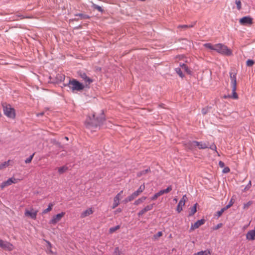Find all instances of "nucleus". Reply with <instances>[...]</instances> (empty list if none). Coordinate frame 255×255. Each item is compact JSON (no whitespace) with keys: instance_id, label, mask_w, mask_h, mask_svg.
<instances>
[{"instance_id":"nucleus-47","label":"nucleus","mask_w":255,"mask_h":255,"mask_svg":"<svg viewBox=\"0 0 255 255\" xmlns=\"http://www.w3.org/2000/svg\"><path fill=\"white\" fill-rule=\"evenodd\" d=\"M222 226H223V224L222 223L218 224L216 226L214 227L213 229L214 230H217L219 229V228H220L221 227H222Z\"/></svg>"},{"instance_id":"nucleus-43","label":"nucleus","mask_w":255,"mask_h":255,"mask_svg":"<svg viewBox=\"0 0 255 255\" xmlns=\"http://www.w3.org/2000/svg\"><path fill=\"white\" fill-rule=\"evenodd\" d=\"M233 199H231L229 204L225 207H224V208L225 209V210H227L228 209H229V208H230L233 204Z\"/></svg>"},{"instance_id":"nucleus-24","label":"nucleus","mask_w":255,"mask_h":255,"mask_svg":"<svg viewBox=\"0 0 255 255\" xmlns=\"http://www.w3.org/2000/svg\"><path fill=\"white\" fill-rule=\"evenodd\" d=\"M75 15L78 16L80 19H86L90 18V16L84 13H77L75 14Z\"/></svg>"},{"instance_id":"nucleus-36","label":"nucleus","mask_w":255,"mask_h":255,"mask_svg":"<svg viewBox=\"0 0 255 255\" xmlns=\"http://www.w3.org/2000/svg\"><path fill=\"white\" fill-rule=\"evenodd\" d=\"M34 153H33L32 155H31L28 158L26 159L25 160V163H29L31 162V160L34 156Z\"/></svg>"},{"instance_id":"nucleus-1","label":"nucleus","mask_w":255,"mask_h":255,"mask_svg":"<svg viewBox=\"0 0 255 255\" xmlns=\"http://www.w3.org/2000/svg\"><path fill=\"white\" fill-rule=\"evenodd\" d=\"M104 121V117L103 115H101L100 117L96 118L95 115H92V117H89L86 121V126L87 128H97L98 127L101 126Z\"/></svg>"},{"instance_id":"nucleus-35","label":"nucleus","mask_w":255,"mask_h":255,"mask_svg":"<svg viewBox=\"0 0 255 255\" xmlns=\"http://www.w3.org/2000/svg\"><path fill=\"white\" fill-rule=\"evenodd\" d=\"M254 63L255 62H254V61L253 60H252V59H248L247 61L246 64H247V66L251 67V66H252L254 65Z\"/></svg>"},{"instance_id":"nucleus-45","label":"nucleus","mask_w":255,"mask_h":255,"mask_svg":"<svg viewBox=\"0 0 255 255\" xmlns=\"http://www.w3.org/2000/svg\"><path fill=\"white\" fill-rule=\"evenodd\" d=\"M164 191V193H168L170 191L172 190V187L171 186H168L166 189L163 190Z\"/></svg>"},{"instance_id":"nucleus-17","label":"nucleus","mask_w":255,"mask_h":255,"mask_svg":"<svg viewBox=\"0 0 255 255\" xmlns=\"http://www.w3.org/2000/svg\"><path fill=\"white\" fill-rule=\"evenodd\" d=\"M93 213V211L92 208H89L86 210L83 211L81 214V217L82 218H85Z\"/></svg>"},{"instance_id":"nucleus-3","label":"nucleus","mask_w":255,"mask_h":255,"mask_svg":"<svg viewBox=\"0 0 255 255\" xmlns=\"http://www.w3.org/2000/svg\"><path fill=\"white\" fill-rule=\"evenodd\" d=\"M215 51L222 54L230 55L232 51L226 45L219 43L215 44Z\"/></svg>"},{"instance_id":"nucleus-12","label":"nucleus","mask_w":255,"mask_h":255,"mask_svg":"<svg viewBox=\"0 0 255 255\" xmlns=\"http://www.w3.org/2000/svg\"><path fill=\"white\" fill-rule=\"evenodd\" d=\"M240 22L242 25L251 24L253 23V19L250 16H245L240 19Z\"/></svg>"},{"instance_id":"nucleus-13","label":"nucleus","mask_w":255,"mask_h":255,"mask_svg":"<svg viewBox=\"0 0 255 255\" xmlns=\"http://www.w3.org/2000/svg\"><path fill=\"white\" fill-rule=\"evenodd\" d=\"M123 192V191H121L115 197L114 199V203L112 206V209L116 208L119 205L120 200L121 199V196Z\"/></svg>"},{"instance_id":"nucleus-37","label":"nucleus","mask_w":255,"mask_h":255,"mask_svg":"<svg viewBox=\"0 0 255 255\" xmlns=\"http://www.w3.org/2000/svg\"><path fill=\"white\" fill-rule=\"evenodd\" d=\"M253 204L252 201H250L248 203L244 204V209H248L249 207Z\"/></svg>"},{"instance_id":"nucleus-57","label":"nucleus","mask_w":255,"mask_h":255,"mask_svg":"<svg viewBox=\"0 0 255 255\" xmlns=\"http://www.w3.org/2000/svg\"><path fill=\"white\" fill-rule=\"evenodd\" d=\"M124 202H125V203H128V202H130V201H129V200H128V197H127V198H126L124 200Z\"/></svg>"},{"instance_id":"nucleus-56","label":"nucleus","mask_w":255,"mask_h":255,"mask_svg":"<svg viewBox=\"0 0 255 255\" xmlns=\"http://www.w3.org/2000/svg\"><path fill=\"white\" fill-rule=\"evenodd\" d=\"M44 114V113L43 112H41V113H38L37 114V117H39V116H43Z\"/></svg>"},{"instance_id":"nucleus-44","label":"nucleus","mask_w":255,"mask_h":255,"mask_svg":"<svg viewBox=\"0 0 255 255\" xmlns=\"http://www.w3.org/2000/svg\"><path fill=\"white\" fill-rule=\"evenodd\" d=\"M251 185H252V183H251V181H250L249 183L248 184V185L244 189L243 191H245L247 190H249L251 188Z\"/></svg>"},{"instance_id":"nucleus-14","label":"nucleus","mask_w":255,"mask_h":255,"mask_svg":"<svg viewBox=\"0 0 255 255\" xmlns=\"http://www.w3.org/2000/svg\"><path fill=\"white\" fill-rule=\"evenodd\" d=\"M205 222V220L204 219L198 220L194 224L191 225L190 230L192 231L198 228L199 227L203 225Z\"/></svg>"},{"instance_id":"nucleus-39","label":"nucleus","mask_w":255,"mask_h":255,"mask_svg":"<svg viewBox=\"0 0 255 255\" xmlns=\"http://www.w3.org/2000/svg\"><path fill=\"white\" fill-rule=\"evenodd\" d=\"M226 211L225 209L224 208L221 209V210L218 211L217 212V217L219 218L222 215V214L224 212V211Z\"/></svg>"},{"instance_id":"nucleus-51","label":"nucleus","mask_w":255,"mask_h":255,"mask_svg":"<svg viewBox=\"0 0 255 255\" xmlns=\"http://www.w3.org/2000/svg\"><path fill=\"white\" fill-rule=\"evenodd\" d=\"M209 148L210 149H211L212 150H216V146L214 144H213L210 145Z\"/></svg>"},{"instance_id":"nucleus-62","label":"nucleus","mask_w":255,"mask_h":255,"mask_svg":"<svg viewBox=\"0 0 255 255\" xmlns=\"http://www.w3.org/2000/svg\"><path fill=\"white\" fill-rule=\"evenodd\" d=\"M65 138L67 140H68V137H66H66H65Z\"/></svg>"},{"instance_id":"nucleus-25","label":"nucleus","mask_w":255,"mask_h":255,"mask_svg":"<svg viewBox=\"0 0 255 255\" xmlns=\"http://www.w3.org/2000/svg\"><path fill=\"white\" fill-rule=\"evenodd\" d=\"M146 199V197L142 196V197L136 200L134 202V204L135 205H138L142 203Z\"/></svg>"},{"instance_id":"nucleus-38","label":"nucleus","mask_w":255,"mask_h":255,"mask_svg":"<svg viewBox=\"0 0 255 255\" xmlns=\"http://www.w3.org/2000/svg\"><path fill=\"white\" fill-rule=\"evenodd\" d=\"M93 8L98 10L99 11H100V12H103V8L99 5H97V4H94L93 5Z\"/></svg>"},{"instance_id":"nucleus-54","label":"nucleus","mask_w":255,"mask_h":255,"mask_svg":"<svg viewBox=\"0 0 255 255\" xmlns=\"http://www.w3.org/2000/svg\"><path fill=\"white\" fill-rule=\"evenodd\" d=\"M188 25H179L178 28H188Z\"/></svg>"},{"instance_id":"nucleus-33","label":"nucleus","mask_w":255,"mask_h":255,"mask_svg":"<svg viewBox=\"0 0 255 255\" xmlns=\"http://www.w3.org/2000/svg\"><path fill=\"white\" fill-rule=\"evenodd\" d=\"M235 3L237 5V9L240 10L242 8V3L240 0H236Z\"/></svg>"},{"instance_id":"nucleus-26","label":"nucleus","mask_w":255,"mask_h":255,"mask_svg":"<svg viewBox=\"0 0 255 255\" xmlns=\"http://www.w3.org/2000/svg\"><path fill=\"white\" fill-rule=\"evenodd\" d=\"M232 88L233 95L232 96H230V97H232L233 99H238V95H237V93L236 92V88H237V86H232Z\"/></svg>"},{"instance_id":"nucleus-8","label":"nucleus","mask_w":255,"mask_h":255,"mask_svg":"<svg viewBox=\"0 0 255 255\" xmlns=\"http://www.w3.org/2000/svg\"><path fill=\"white\" fill-rule=\"evenodd\" d=\"M64 214L65 213L64 212H62L57 214L55 216H54L52 217V219L50 221L49 223L53 225L56 224L61 220V218L64 216Z\"/></svg>"},{"instance_id":"nucleus-48","label":"nucleus","mask_w":255,"mask_h":255,"mask_svg":"<svg viewBox=\"0 0 255 255\" xmlns=\"http://www.w3.org/2000/svg\"><path fill=\"white\" fill-rule=\"evenodd\" d=\"M230 168L228 167H225L223 170V172L224 173H227L230 172Z\"/></svg>"},{"instance_id":"nucleus-5","label":"nucleus","mask_w":255,"mask_h":255,"mask_svg":"<svg viewBox=\"0 0 255 255\" xmlns=\"http://www.w3.org/2000/svg\"><path fill=\"white\" fill-rule=\"evenodd\" d=\"M38 211L34 210L33 208H31L30 210H25L24 215L25 216L29 217L32 219H36Z\"/></svg>"},{"instance_id":"nucleus-29","label":"nucleus","mask_w":255,"mask_h":255,"mask_svg":"<svg viewBox=\"0 0 255 255\" xmlns=\"http://www.w3.org/2000/svg\"><path fill=\"white\" fill-rule=\"evenodd\" d=\"M54 206V204L53 203H50L48 205V207L47 209L44 210L42 212V214H46L47 213L50 212L52 209V207L53 206Z\"/></svg>"},{"instance_id":"nucleus-11","label":"nucleus","mask_w":255,"mask_h":255,"mask_svg":"<svg viewBox=\"0 0 255 255\" xmlns=\"http://www.w3.org/2000/svg\"><path fill=\"white\" fill-rule=\"evenodd\" d=\"M154 204H150L149 205H147L145 206L144 208H143L141 211H140L138 214L137 215L138 217L142 216L143 214H144L147 212L151 210L153 208Z\"/></svg>"},{"instance_id":"nucleus-10","label":"nucleus","mask_w":255,"mask_h":255,"mask_svg":"<svg viewBox=\"0 0 255 255\" xmlns=\"http://www.w3.org/2000/svg\"><path fill=\"white\" fill-rule=\"evenodd\" d=\"M187 199L186 195H184L182 198L180 200L176 208L178 213H180L182 211V207L185 205V202Z\"/></svg>"},{"instance_id":"nucleus-30","label":"nucleus","mask_w":255,"mask_h":255,"mask_svg":"<svg viewBox=\"0 0 255 255\" xmlns=\"http://www.w3.org/2000/svg\"><path fill=\"white\" fill-rule=\"evenodd\" d=\"M204 46L211 50H215V45H213L212 44L210 43H207L204 44Z\"/></svg>"},{"instance_id":"nucleus-34","label":"nucleus","mask_w":255,"mask_h":255,"mask_svg":"<svg viewBox=\"0 0 255 255\" xmlns=\"http://www.w3.org/2000/svg\"><path fill=\"white\" fill-rule=\"evenodd\" d=\"M9 161V160L7 161H5V162L2 163L1 164H0V169H2L3 168H5L6 166H7L8 165Z\"/></svg>"},{"instance_id":"nucleus-27","label":"nucleus","mask_w":255,"mask_h":255,"mask_svg":"<svg viewBox=\"0 0 255 255\" xmlns=\"http://www.w3.org/2000/svg\"><path fill=\"white\" fill-rule=\"evenodd\" d=\"M210 254V250L202 251L197 253L194 254L193 255H208Z\"/></svg>"},{"instance_id":"nucleus-53","label":"nucleus","mask_w":255,"mask_h":255,"mask_svg":"<svg viewBox=\"0 0 255 255\" xmlns=\"http://www.w3.org/2000/svg\"><path fill=\"white\" fill-rule=\"evenodd\" d=\"M157 193L158 195L159 196V197L164 194V191L163 190H160Z\"/></svg>"},{"instance_id":"nucleus-4","label":"nucleus","mask_w":255,"mask_h":255,"mask_svg":"<svg viewBox=\"0 0 255 255\" xmlns=\"http://www.w3.org/2000/svg\"><path fill=\"white\" fill-rule=\"evenodd\" d=\"M3 110L4 114L7 117L13 119L15 118V111L13 108H12L10 105H3Z\"/></svg>"},{"instance_id":"nucleus-20","label":"nucleus","mask_w":255,"mask_h":255,"mask_svg":"<svg viewBox=\"0 0 255 255\" xmlns=\"http://www.w3.org/2000/svg\"><path fill=\"white\" fill-rule=\"evenodd\" d=\"M58 172L59 174H63L68 170V167L66 165L58 167L57 168Z\"/></svg>"},{"instance_id":"nucleus-18","label":"nucleus","mask_w":255,"mask_h":255,"mask_svg":"<svg viewBox=\"0 0 255 255\" xmlns=\"http://www.w3.org/2000/svg\"><path fill=\"white\" fill-rule=\"evenodd\" d=\"M195 141H189L185 145L187 148L190 150H193L196 148L195 144L194 143Z\"/></svg>"},{"instance_id":"nucleus-9","label":"nucleus","mask_w":255,"mask_h":255,"mask_svg":"<svg viewBox=\"0 0 255 255\" xmlns=\"http://www.w3.org/2000/svg\"><path fill=\"white\" fill-rule=\"evenodd\" d=\"M0 247L9 251H11L13 249V246L12 244L2 240H0Z\"/></svg>"},{"instance_id":"nucleus-58","label":"nucleus","mask_w":255,"mask_h":255,"mask_svg":"<svg viewBox=\"0 0 255 255\" xmlns=\"http://www.w3.org/2000/svg\"><path fill=\"white\" fill-rule=\"evenodd\" d=\"M60 80H64V78H65V76L64 75H62V76H60Z\"/></svg>"},{"instance_id":"nucleus-7","label":"nucleus","mask_w":255,"mask_h":255,"mask_svg":"<svg viewBox=\"0 0 255 255\" xmlns=\"http://www.w3.org/2000/svg\"><path fill=\"white\" fill-rule=\"evenodd\" d=\"M78 74L79 76H80L86 84H90L93 82V80L88 77L85 72L82 71H79L78 72Z\"/></svg>"},{"instance_id":"nucleus-60","label":"nucleus","mask_w":255,"mask_h":255,"mask_svg":"<svg viewBox=\"0 0 255 255\" xmlns=\"http://www.w3.org/2000/svg\"><path fill=\"white\" fill-rule=\"evenodd\" d=\"M79 19H80L79 18H75L73 19V20L78 21Z\"/></svg>"},{"instance_id":"nucleus-59","label":"nucleus","mask_w":255,"mask_h":255,"mask_svg":"<svg viewBox=\"0 0 255 255\" xmlns=\"http://www.w3.org/2000/svg\"><path fill=\"white\" fill-rule=\"evenodd\" d=\"M47 244L48 245V246L49 247V248H51V244H50V243L48 241L47 242Z\"/></svg>"},{"instance_id":"nucleus-31","label":"nucleus","mask_w":255,"mask_h":255,"mask_svg":"<svg viewBox=\"0 0 255 255\" xmlns=\"http://www.w3.org/2000/svg\"><path fill=\"white\" fill-rule=\"evenodd\" d=\"M175 71L180 77L183 78L184 77V75L183 74L181 68H176L175 69Z\"/></svg>"},{"instance_id":"nucleus-2","label":"nucleus","mask_w":255,"mask_h":255,"mask_svg":"<svg viewBox=\"0 0 255 255\" xmlns=\"http://www.w3.org/2000/svg\"><path fill=\"white\" fill-rule=\"evenodd\" d=\"M64 86H67L73 93L81 91L85 87L82 83L75 79H70L69 82Z\"/></svg>"},{"instance_id":"nucleus-6","label":"nucleus","mask_w":255,"mask_h":255,"mask_svg":"<svg viewBox=\"0 0 255 255\" xmlns=\"http://www.w3.org/2000/svg\"><path fill=\"white\" fill-rule=\"evenodd\" d=\"M17 179L14 178H10L7 180L3 182L0 185L1 190L3 189L6 186H9L12 183H16Z\"/></svg>"},{"instance_id":"nucleus-52","label":"nucleus","mask_w":255,"mask_h":255,"mask_svg":"<svg viewBox=\"0 0 255 255\" xmlns=\"http://www.w3.org/2000/svg\"><path fill=\"white\" fill-rule=\"evenodd\" d=\"M219 165L221 167H224V166H225V164H224V163L223 161H220L219 162Z\"/></svg>"},{"instance_id":"nucleus-23","label":"nucleus","mask_w":255,"mask_h":255,"mask_svg":"<svg viewBox=\"0 0 255 255\" xmlns=\"http://www.w3.org/2000/svg\"><path fill=\"white\" fill-rule=\"evenodd\" d=\"M149 172H150V168H147V169H146L145 170H143L142 171L138 172L137 173V176L138 177H140V176H141L142 175H145V174H147Z\"/></svg>"},{"instance_id":"nucleus-15","label":"nucleus","mask_w":255,"mask_h":255,"mask_svg":"<svg viewBox=\"0 0 255 255\" xmlns=\"http://www.w3.org/2000/svg\"><path fill=\"white\" fill-rule=\"evenodd\" d=\"M194 143L195 144L196 147H198L200 149H204L209 147L208 145L205 142L196 141Z\"/></svg>"},{"instance_id":"nucleus-28","label":"nucleus","mask_w":255,"mask_h":255,"mask_svg":"<svg viewBox=\"0 0 255 255\" xmlns=\"http://www.w3.org/2000/svg\"><path fill=\"white\" fill-rule=\"evenodd\" d=\"M197 204H195L191 208L190 213L189 214V216H193L197 211L196 207Z\"/></svg>"},{"instance_id":"nucleus-55","label":"nucleus","mask_w":255,"mask_h":255,"mask_svg":"<svg viewBox=\"0 0 255 255\" xmlns=\"http://www.w3.org/2000/svg\"><path fill=\"white\" fill-rule=\"evenodd\" d=\"M122 209L121 208H118L115 211V214H117L118 213H120L122 212Z\"/></svg>"},{"instance_id":"nucleus-16","label":"nucleus","mask_w":255,"mask_h":255,"mask_svg":"<svg viewBox=\"0 0 255 255\" xmlns=\"http://www.w3.org/2000/svg\"><path fill=\"white\" fill-rule=\"evenodd\" d=\"M246 238L249 241H253L255 239V232L253 230L249 231L246 234Z\"/></svg>"},{"instance_id":"nucleus-42","label":"nucleus","mask_w":255,"mask_h":255,"mask_svg":"<svg viewBox=\"0 0 255 255\" xmlns=\"http://www.w3.org/2000/svg\"><path fill=\"white\" fill-rule=\"evenodd\" d=\"M137 196L135 195V193H133L131 195L128 196V200L131 201Z\"/></svg>"},{"instance_id":"nucleus-32","label":"nucleus","mask_w":255,"mask_h":255,"mask_svg":"<svg viewBox=\"0 0 255 255\" xmlns=\"http://www.w3.org/2000/svg\"><path fill=\"white\" fill-rule=\"evenodd\" d=\"M120 228V226L117 225L115 227L111 228L109 230V232L110 233H113L115 232L116 231H117V230L119 229Z\"/></svg>"},{"instance_id":"nucleus-19","label":"nucleus","mask_w":255,"mask_h":255,"mask_svg":"<svg viewBox=\"0 0 255 255\" xmlns=\"http://www.w3.org/2000/svg\"><path fill=\"white\" fill-rule=\"evenodd\" d=\"M230 78L231 80V86H237L236 74L230 73Z\"/></svg>"},{"instance_id":"nucleus-50","label":"nucleus","mask_w":255,"mask_h":255,"mask_svg":"<svg viewBox=\"0 0 255 255\" xmlns=\"http://www.w3.org/2000/svg\"><path fill=\"white\" fill-rule=\"evenodd\" d=\"M208 113V109L206 108H203L202 110V113L203 115H205Z\"/></svg>"},{"instance_id":"nucleus-46","label":"nucleus","mask_w":255,"mask_h":255,"mask_svg":"<svg viewBox=\"0 0 255 255\" xmlns=\"http://www.w3.org/2000/svg\"><path fill=\"white\" fill-rule=\"evenodd\" d=\"M162 235V232H158L156 234L154 235V238L155 239H157L158 238L160 237Z\"/></svg>"},{"instance_id":"nucleus-63","label":"nucleus","mask_w":255,"mask_h":255,"mask_svg":"<svg viewBox=\"0 0 255 255\" xmlns=\"http://www.w3.org/2000/svg\"><path fill=\"white\" fill-rule=\"evenodd\" d=\"M253 231L255 232V229L254 230H252Z\"/></svg>"},{"instance_id":"nucleus-40","label":"nucleus","mask_w":255,"mask_h":255,"mask_svg":"<svg viewBox=\"0 0 255 255\" xmlns=\"http://www.w3.org/2000/svg\"><path fill=\"white\" fill-rule=\"evenodd\" d=\"M137 196L135 195V193H133L131 195L128 196V200L131 201Z\"/></svg>"},{"instance_id":"nucleus-41","label":"nucleus","mask_w":255,"mask_h":255,"mask_svg":"<svg viewBox=\"0 0 255 255\" xmlns=\"http://www.w3.org/2000/svg\"><path fill=\"white\" fill-rule=\"evenodd\" d=\"M137 196L135 195V193H133L131 195L128 196V200L131 201Z\"/></svg>"},{"instance_id":"nucleus-22","label":"nucleus","mask_w":255,"mask_h":255,"mask_svg":"<svg viewBox=\"0 0 255 255\" xmlns=\"http://www.w3.org/2000/svg\"><path fill=\"white\" fill-rule=\"evenodd\" d=\"M180 66L181 69L182 70H184L185 72H186L187 73L190 74H191V71L189 69L188 67L187 66V65L184 63H180Z\"/></svg>"},{"instance_id":"nucleus-61","label":"nucleus","mask_w":255,"mask_h":255,"mask_svg":"<svg viewBox=\"0 0 255 255\" xmlns=\"http://www.w3.org/2000/svg\"><path fill=\"white\" fill-rule=\"evenodd\" d=\"M193 24H192V25H188V27H192L193 26Z\"/></svg>"},{"instance_id":"nucleus-21","label":"nucleus","mask_w":255,"mask_h":255,"mask_svg":"<svg viewBox=\"0 0 255 255\" xmlns=\"http://www.w3.org/2000/svg\"><path fill=\"white\" fill-rule=\"evenodd\" d=\"M145 189V186L144 184H142L140 186V187L138 188V189L135 192H134V193H135V195L138 196Z\"/></svg>"},{"instance_id":"nucleus-49","label":"nucleus","mask_w":255,"mask_h":255,"mask_svg":"<svg viewBox=\"0 0 255 255\" xmlns=\"http://www.w3.org/2000/svg\"><path fill=\"white\" fill-rule=\"evenodd\" d=\"M159 197V196L158 195L157 193H156V194H155L151 198V199L152 200H156L158 197Z\"/></svg>"}]
</instances>
